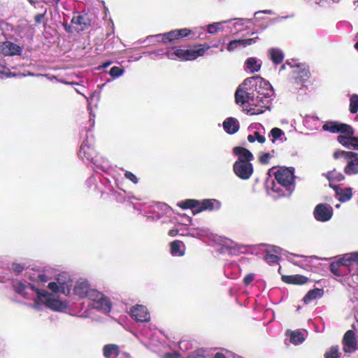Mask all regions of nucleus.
<instances>
[{
  "instance_id": "nucleus-1",
  "label": "nucleus",
  "mask_w": 358,
  "mask_h": 358,
  "mask_svg": "<svg viewBox=\"0 0 358 358\" xmlns=\"http://www.w3.org/2000/svg\"><path fill=\"white\" fill-rule=\"evenodd\" d=\"M15 291L27 299H31L34 301V307L41 309V306L45 304L48 308L57 310H64L67 305L55 299L47 291L36 289L34 286L30 284L26 285L22 282H17L15 285Z\"/></svg>"
},
{
  "instance_id": "nucleus-2",
  "label": "nucleus",
  "mask_w": 358,
  "mask_h": 358,
  "mask_svg": "<svg viewBox=\"0 0 358 358\" xmlns=\"http://www.w3.org/2000/svg\"><path fill=\"white\" fill-rule=\"evenodd\" d=\"M73 294L80 299L87 298L93 301V307L103 313H109L110 301L103 294L92 288L87 280L80 279L73 285Z\"/></svg>"
},
{
  "instance_id": "nucleus-3",
  "label": "nucleus",
  "mask_w": 358,
  "mask_h": 358,
  "mask_svg": "<svg viewBox=\"0 0 358 358\" xmlns=\"http://www.w3.org/2000/svg\"><path fill=\"white\" fill-rule=\"evenodd\" d=\"M331 271L336 275L342 276L355 271L353 275L358 283V252L345 255L338 261L330 264Z\"/></svg>"
},
{
  "instance_id": "nucleus-4",
  "label": "nucleus",
  "mask_w": 358,
  "mask_h": 358,
  "mask_svg": "<svg viewBox=\"0 0 358 358\" xmlns=\"http://www.w3.org/2000/svg\"><path fill=\"white\" fill-rule=\"evenodd\" d=\"M209 48L210 45L203 44L195 46L192 49H177L172 52H169V57L171 59H174L177 57L181 60H194L199 57L203 56Z\"/></svg>"
},
{
  "instance_id": "nucleus-5",
  "label": "nucleus",
  "mask_w": 358,
  "mask_h": 358,
  "mask_svg": "<svg viewBox=\"0 0 358 358\" xmlns=\"http://www.w3.org/2000/svg\"><path fill=\"white\" fill-rule=\"evenodd\" d=\"M261 83H264L267 92L264 96L263 93L258 92V95L255 98V102H256L257 104H251L250 108L248 110L252 115L262 113L265 108H268L270 101L269 98L273 94L271 85L263 80H262Z\"/></svg>"
},
{
  "instance_id": "nucleus-6",
  "label": "nucleus",
  "mask_w": 358,
  "mask_h": 358,
  "mask_svg": "<svg viewBox=\"0 0 358 358\" xmlns=\"http://www.w3.org/2000/svg\"><path fill=\"white\" fill-rule=\"evenodd\" d=\"M275 178L278 183L289 192L294 187V171L288 168H280L275 173Z\"/></svg>"
},
{
  "instance_id": "nucleus-7",
  "label": "nucleus",
  "mask_w": 358,
  "mask_h": 358,
  "mask_svg": "<svg viewBox=\"0 0 358 358\" xmlns=\"http://www.w3.org/2000/svg\"><path fill=\"white\" fill-rule=\"evenodd\" d=\"M234 171L238 178L248 180L253 173V166L249 162H236L234 164Z\"/></svg>"
},
{
  "instance_id": "nucleus-8",
  "label": "nucleus",
  "mask_w": 358,
  "mask_h": 358,
  "mask_svg": "<svg viewBox=\"0 0 358 358\" xmlns=\"http://www.w3.org/2000/svg\"><path fill=\"white\" fill-rule=\"evenodd\" d=\"M71 280L68 279L65 280L63 276H59L56 282H51L48 284V287L55 293H63L68 295L71 293Z\"/></svg>"
},
{
  "instance_id": "nucleus-9",
  "label": "nucleus",
  "mask_w": 358,
  "mask_h": 358,
  "mask_svg": "<svg viewBox=\"0 0 358 358\" xmlns=\"http://www.w3.org/2000/svg\"><path fill=\"white\" fill-rule=\"evenodd\" d=\"M322 129L331 133H341V135L354 134V130L351 126L338 122H328L322 126Z\"/></svg>"
},
{
  "instance_id": "nucleus-10",
  "label": "nucleus",
  "mask_w": 358,
  "mask_h": 358,
  "mask_svg": "<svg viewBox=\"0 0 358 358\" xmlns=\"http://www.w3.org/2000/svg\"><path fill=\"white\" fill-rule=\"evenodd\" d=\"M332 213L333 209L329 205L320 203L315 207L314 216L318 221L326 222L331 219Z\"/></svg>"
},
{
  "instance_id": "nucleus-11",
  "label": "nucleus",
  "mask_w": 358,
  "mask_h": 358,
  "mask_svg": "<svg viewBox=\"0 0 358 358\" xmlns=\"http://www.w3.org/2000/svg\"><path fill=\"white\" fill-rule=\"evenodd\" d=\"M22 50V47L11 41H7L0 43V53L4 56L20 55Z\"/></svg>"
},
{
  "instance_id": "nucleus-12",
  "label": "nucleus",
  "mask_w": 358,
  "mask_h": 358,
  "mask_svg": "<svg viewBox=\"0 0 358 358\" xmlns=\"http://www.w3.org/2000/svg\"><path fill=\"white\" fill-rule=\"evenodd\" d=\"M347 165L344 168V172L348 176L358 174V153L352 152L346 159Z\"/></svg>"
},
{
  "instance_id": "nucleus-13",
  "label": "nucleus",
  "mask_w": 358,
  "mask_h": 358,
  "mask_svg": "<svg viewBox=\"0 0 358 358\" xmlns=\"http://www.w3.org/2000/svg\"><path fill=\"white\" fill-rule=\"evenodd\" d=\"M130 314L138 322H148L150 320V315L147 308L141 305L133 307L130 310Z\"/></svg>"
},
{
  "instance_id": "nucleus-14",
  "label": "nucleus",
  "mask_w": 358,
  "mask_h": 358,
  "mask_svg": "<svg viewBox=\"0 0 358 358\" xmlns=\"http://www.w3.org/2000/svg\"><path fill=\"white\" fill-rule=\"evenodd\" d=\"M235 98L237 103L244 104L248 103L250 106L251 104H257L255 102V96L251 95L250 92L244 90L242 86H240L236 90Z\"/></svg>"
},
{
  "instance_id": "nucleus-15",
  "label": "nucleus",
  "mask_w": 358,
  "mask_h": 358,
  "mask_svg": "<svg viewBox=\"0 0 358 358\" xmlns=\"http://www.w3.org/2000/svg\"><path fill=\"white\" fill-rule=\"evenodd\" d=\"M354 134H345L337 137L338 141L347 148L358 150V137L353 136Z\"/></svg>"
},
{
  "instance_id": "nucleus-16",
  "label": "nucleus",
  "mask_w": 358,
  "mask_h": 358,
  "mask_svg": "<svg viewBox=\"0 0 358 358\" xmlns=\"http://www.w3.org/2000/svg\"><path fill=\"white\" fill-rule=\"evenodd\" d=\"M343 350L345 352H351L356 348L357 341L355 333L352 330H348L345 334L343 339Z\"/></svg>"
},
{
  "instance_id": "nucleus-17",
  "label": "nucleus",
  "mask_w": 358,
  "mask_h": 358,
  "mask_svg": "<svg viewBox=\"0 0 358 358\" xmlns=\"http://www.w3.org/2000/svg\"><path fill=\"white\" fill-rule=\"evenodd\" d=\"M257 38H248V39H238V40H234L230 41L227 45V50L228 51H234L236 50L238 47L242 46V47H246L248 45H250L254 43H255V39Z\"/></svg>"
},
{
  "instance_id": "nucleus-18",
  "label": "nucleus",
  "mask_w": 358,
  "mask_h": 358,
  "mask_svg": "<svg viewBox=\"0 0 358 358\" xmlns=\"http://www.w3.org/2000/svg\"><path fill=\"white\" fill-rule=\"evenodd\" d=\"M281 252V248L275 246H272L266 250L265 260L268 263H276L280 259Z\"/></svg>"
},
{
  "instance_id": "nucleus-19",
  "label": "nucleus",
  "mask_w": 358,
  "mask_h": 358,
  "mask_svg": "<svg viewBox=\"0 0 358 358\" xmlns=\"http://www.w3.org/2000/svg\"><path fill=\"white\" fill-rule=\"evenodd\" d=\"M234 153L238 156V159L236 162H249L253 159L252 154L246 148L241 147H235Z\"/></svg>"
},
{
  "instance_id": "nucleus-20",
  "label": "nucleus",
  "mask_w": 358,
  "mask_h": 358,
  "mask_svg": "<svg viewBox=\"0 0 358 358\" xmlns=\"http://www.w3.org/2000/svg\"><path fill=\"white\" fill-rule=\"evenodd\" d=\"M71 23L75 30L81 31L87 27L90 24V21L86 17L78 15L72 18Z\"/></svg>"
},
{
  "instance_id": "nucleus-21",
  "label": "nucleus",
  "mask_w": 358,
  "mask_h": 358,
  "mask_svg": "<svg viewBox=\"0 0 358 358\" xmlns=\"http://www.w3.org/2000/svg\"><path fill=\"white\" fill-rule=\"evenodd\" d=\"M223 127L228 134H234L238 129L239 125L238 121L233 117H228L223 122Z\"/></svg>"
},
{
  "instance_id": "nucleus-22",
  "label": "nucleus",
  "mask_w": 358,
  "mask_h": 358,
  "mask_svg": "<svg viewBox=\"0 0 358 358\" xmlns=\"http://www.w3.org/2000/svg\"><path fill=\"white\" fill-rule=\"evenodd\" d=\"M323 175L329 180L330 187L333 188V182H341L345 178L344 176L341 173L336 171V169L329 171Z\"/></svg>"
},
{
  "instance_id": "nucleus-23",
  "label": "nucleus",
  "mask_w": 358,
  "mask_h": 358,
  "mask_svg": "<svg viewBox=\"0 0 358 358\" xmlns=\"http://www.w3.org/2000/svg\"><path fill=\"white\" fill-rule=\"evenodd\" d=\"M334 189L336 190L337 195L339 196L338 200L340 201L345 202L352 198V190L351 188L348 187L342 189L338 188L337 186H334Z\"/></svg>"
},
{
  "instance_id": "nucleus-24",
  "label": "nucleus",
  "mask_w": 358,
  "mask_h": 358,
  "mask_svg": "<svg viewBox=\"0 0 358 358\" xmlns=\"http://www.w3.org/2000/svg\"><path fill=\"white\" fill-rule=\"evenodd\" d=\"M282 280L287 283L303 285L307 282L308 278L300 275H293L283 276Z\"/></svg>"
},
{
  "instance_id": "nucleus-25",
  "label": "nucleus",
  "mask_w": 358,
  "mask_h": 358,
  "mask_svg": "<svg viewBox=\"0 0 358 358\" xmlns=\"http://www.w3.org/2000/svg\"><path fill=\"white\" fill-rule=\"evenodd\" d=\"M119 354V349L116 345L109 344L103 348V355L106 358H116Z\"/></svg>"
},
{
  "instance_id": "nucleus-26",
  "label": "nucleus",
  "mask_w": 358,
  "mask_h": 358,
  "mask_svg": "<svg viewBox=\"0 0 358 358\" xmlns=\"http://www.w3.org/2000/svg\"><path fill=\"white\" fill-rule=\"evenodd\" d=\"M268 56L275 64L281 63L284 58L283 52L278 48H271L268 50Z\"/></svg>"
},
{
  "instance_id": "nucleus-27",
  "label": "nucleus",
  "mask_w": 358,
  "mask_h": 358,
  "mask_svg": "<svg viewBox=\"0 0 358 358\" xmlns=\"http://www.w3.org/2000/svg\"><path fill=\"white\" fill-rule=\"evenodd\" d=\"M245 64L251 73L259 71L261 68V63L254 57L248 59Z\"/></svg>"
},
{
  "instance_id": "nucleus-28",
  "label": "nucleus",
  "mask_w": 358,
  "mask_h": 358,
  "mask_svg": "<svg viewBox=\"0 0 358 358\" xmlns=\"http://www.w3.org/2000/svg\"><path fill=\"white\" fill-rule=\"evenodd\" d=\"M322 294V290L320 289H315L313 290H310L303 297V301L306 303H308L317 298L321 297Z\"/></svg>"
},
{
  "instance_id": "nucleus-29",
  "label": "nucleus",
  "mask_w": 358,
  "mask_h": 358,
  "mask_svg": "<svg viewBox=\"0 0 358 358\" xmlns=\"http://www.w3.org/2000/svg\"><path fill=\"white\" fill-rule=\"evenodd\" d=\"M182 243L179 241H175L171 243V252L173 256H182L184 252L181 250Z\"/></svg>"
},
{
  "instance_id": "nucleus-30",
  "label": "nucleus",
  "mask_w": 358,
  "mask_h": 358,
  "mask_svg": "<svg viewBox=\"0 0 358 358\" xmlns=\"http://www.w3.org/2000/svg\"><path fill=\"white\" fill-rule=\"evenodd\" d=\"M289 336L290 342L294 345L301 343L305 340L304 334L298 331H291Z\"/></svg>"
},
{
  "instance_id": "nucleus-31",
  "label": "nucleus",
  "mask_w": 358,
  "mask_h": 358,
  "mask_svg": "<svg viewBox=\"0 0 358 358\" xmlns=\"http://www.w3.org/2000/svg\"><path fill=\"white\" fill-rule=\"evenodd\" d=\"M215 203H218V202L213 199L203 200L201 203V208L197 210V212H200L201 210H212L214 208Z\"/></svg>"
},
{
  "instance_id": "nucleus-32",
  "label": "nucleus",
  "mask_w": 358,
  "mask_h": 358,
  "mask_svg": "<svg viewBox=\"0 0 358 358\" xmlns=\"http://www.w3.org/2000/svg\"><path fill=\"white\" fill-rule=\"evenodd\" d=\"M226 22L227 21H225L224 22ZM223 22H215V23L208 24V27H207L208 32L210 34H215L219 32L220 31H222V24Z\"/></svg>"
},
{
  "instance_id": "nucleus-33",
  "label": "nucleus",
  "mask_w": 358,
  "mask_h": 358,
  "mask_svg": "<svg viewBox=\"0 0 358 358\" xmlns=\"http://www.w3.org/2000/svg\"><path fill=\"white\" fill-rule=\"evenodd\" d=\"M180 38V36L178 35V31L177 30H173L171 31H169L165 34L163 35V41L167 42V41H171L175 39Z\"/></svg>"
},
{
  "instance_id": "nucleus-34",
  "label": "nucleus",
  "mask_w": 358,
  "mask_h": 358,
  "mask_svg": "<svg viewBox=\"0 0 358 358\" xmlns=\"http://www.w3.org/2000/svg\"><path fill=\"white\" fill-rule=\"evenodd\" d=\"M358 110V95L354 94L350 98V111L356 113Z\"/></svg>"
},
{
  "instance_id": "nucleus-35",
  "label": "nucleus",
  "mask_w": 358,
  "mask_h": 358,
  "mask_svg": "<svg viewBox=\"0 0 358 358\" xmlns=\"http://www.w3.org/2000/svg\"><path fill=\"white\" fill-rule=\"evenodd\" d=\"M325 358H338V346H332L325 354Z\"/></svg>"
},
{
  "instance_id": "nucleus-36",
  "label": "nucleus",
  "mask_w": 358,
  "mask_h": 358,
  "mask_svg": "<svg viewBox=\"0 0 358 358\" xmlns=\"http://www.w3.org/2000/svg\"><path fill=\"white\" fill-rule=\"evenodd\" d=\"M197 204H198L197 201L189 199V200H187L184 202H182L181 203L179 204V206H180L182 208H195L197 206Z\"/></svg>"
},
{
  "instance_id": "nucleus-37",
  "label": "nucleus",
  "mask_w": 358,
  "mask_h": 358,
  "mask_svg": "<svg viewBox=\"0 0 358 358\" xmlns=\"http://www.w3.org/2000/svg\"><path fill=\"white\" fill-rule=\"evenodd\" d=\"M282 134H284V132L279 128H273L271 131V136H272L273 139L272 141L274 142L277 138H280Z\"/></svg>"
},
{
  "instance_id": "nucleus-38",
  "label": "nucleus",
  "mask_w": 358,
  "mask_h": 358,
  "mask_svg": "<svg viewBox=\"0 0 358 358\" xmlns=\"http://www.w3.org/2000/svg\"><path fill=\"white\" fill-rule=\"evenodd\" d=\"M124 70L118 66H113L110 70V75L113 77H119L123 74Z\"/></svg>"
},
{
  "instance_id": "nucleus-39",
  "label": "nucleus",
  "mask_w": 358,
  "mask_h": 358,
  "mask_svg": "<svg viewBox=\"0 0 358 358\" xmlns=\"http://www.w3.org/2000/svg\"><path fill=\"white\" fill-rule=\"evenodd\" d=\"M352 152H347V151H343V150H340V151H336L334 152V159H338L339 157H344L345 159L350 156V153H351Z\"/></svg>"
},
{
  "instance_id": "nucleus-40",
  "label": "nucleus",
  "mask_w": 358,
  "mask_h": 358,
  "mask_svg": "<svg viewBox=\"0 0 358 358\" xmlns=\"http://www.w3.org/2000/svg\"><path fill=\"white\" fill-rule=\"evenodd\" d=\"M271 159V155L269 153H262L259 156V162L263 164H266L268 163Z\"/></svg>"
},
{
  "instance_id": "nucleus-41",
  "label": "nucleus",
  "mask_w": 358,
  "mask_h": 358,
  "mask_svg": "<svg viewBox=\"0 0 358 358\" xmlns=\"http://www.w3.org/2000/svg\"><path fill=\"white\" fill-rule=\"evenodd\" d=\"M187 358H205V355L203 351L198 350L192 352Z\"/></svg>"
},
{
  "instance_id": "nucleus-42",
  "label": "nucleus",
  "mask_w": 358,
  "mask_h": 358,
  "mask_svg": "<svg viewBox=\"0 0 358 358\" xmlns=\"http://www.w3.org/2000/svg\"><path fill=\"white\" fill-rule=\"evenodd\" d=\"M124 176L126 178L130 180L135 184L138 182V178H136V176L129 171H126V173H124Z\"/></svg>"
},
{
  "instance_id": "nucleus-43",
  "label": "nucleus",
  "mask_w": 358,
  "mask_h": 358,
  "mask_svg": "<svg viewBox=\"0 0 358 358\" xmlns=\"http://www.w3.org/2000/svg\"><path fill=\"white\" fill-rule=\"evenodd\" d=\"M252 135L255 136V141H257L259 143H263L265 142V137L260 132L255 131Z\"/></svg>"
},
{
  "instance_id": "nucleus-44",
  "label": "nucleus",
  "mask_w": 358,
  "mask_h": 358,
  "mask_svg": "<svg viewBox=\"0 0 358 358\" xmlns=\"http://www.w3.org/2000/svg\"><path fill=\"white\" fill-rule=\"evenodd\" d=\"M177 31H178V35L180 38L187 36L190 34V31L187 29H182Z\"/></svg>"
},
{
  "instance_id": "nucleus-45",
  "label": "nucleus",
  "mask_w": 358,
  "mask_h": 358,
  "mask_svg": "<svg viewBox=\"0 0 358 358\" xmlns=\"http://www.w3.org/2000/svg\"><path fill=\"white\" fill-rule=\"evenodd\" d=\"M254 280L253 274H248L243 279L245 284L249 285Z\"/></svg>"
},
{
  "instance_id": "nucleus-46",
  "label": "nucleus",
  "mask_w": 358,
  "mask_h": 358,
  "mask_svg": "<svg viewBox=\"0 0 358 358\" xmlns=\"http://www.w3.org/2000/svg\"><path fill=\"white\" fill-rule=\"evenodd\" d=\"M261 13H268V14H271L272 13V11L271 10H262V11H258V12H256L255 13V17L257 20L259 19V15L261 14Z\"/></svg>"
},
{
  "instance_id": "nucleus-47",
  "label": "nucleus",
  "mask_w": 358,
  "mask_h": 358,
  "mask_svg": "<svg viewBox=\"0 0 358 358\" xmlns=\"http://www.w3.org/2000/svg\"><path fill=\"white\" fill-rule=\"evenodd\" d=\"M165 358H179V355L177 353H167L164 356Z\"/></svg>"
},
{
  "instance_id": "nucleus-48",
  "label": "nucleus",
  "mask_w": 358,
  "mask_h": 358,
  "mask_svg": "<svg viewBox=\"0 0 358 358\" xmlns=\"http://www.w3.org/2000/svg\"><path fill=\"white\" fill-rule=\"evenodd\" d=\"M13 269L15 271L20 273L23 270V267L20 264H14Z\"/></svg>"
},
{
  "instance_id": "nucleus-49",
  "label": "nucleus",
  "mask_w": 358,
  "mask_h": 358,
  "mask_svg": "<svg viewBox=\"0 0 358 358\" xmlns=\"http://www.w3.org/2000/svg\"><path fill=\"white\" fill-rule=\"evenodd\" d=\"M38 279L39 281L43 282H46L48 280L47 276L43 274H39L38 275Z\"/></svg>"
},
{
  "instance_id": "nucleus-50",
  "label": "nucleus",
  "mask_w": 358,
  "mask_h": 358,
  "mask_svg": "<svg viewBox=\"0 0 358 358\" xmlns=\"http://www.w3.org/2000/svg\"><path fill=\"white\" fill-rule=\"evenodd\" d=\"M44 15L43 14H38L36 15L35 20L37 23H41L42 19L43 18Z\"/></svg>"
},
{
  "instance_id": "nucleus-51",
  "label": "nucleus",
  "mask_w": 358,
  "mask_h": 358,
  "mask_svg": "<svg viewBox=\"0 0 358 358\" xmlns=\"http://www.w3.org/2000/svg\"><path fill=\"white\" fill-rule=\"evenodd\" d=\"M257 78H255V77L248 78L244 80V83H243L242 85H248V83H250L252 82V80L257 79Z\"/></svg>"
},
{
  "instance_id": "nucleus-52",
  "label": "nucleus",
  "mask_w": 358,
  "mask_h": 358,
  "mask_svg": "<svg viewBox=\"0 0 358 358\" xmlns=\"http://www.w3.org/2000/svg\"><path fill=\"white\" fill-rule=\"evenodd\" d=\"M248 140L250 143L255 142V136H253L252 134L248 135Z\"/></svg>"
},
{
  "instance_id": "nucleus-53",
  "label": "nucleus",
  "mask_w": 358,
  "mask_h": 358,
  "mask_svg": "<svg viewBox=\"0 0 358 358\" xmlns=\"http://www.w3.org/2000/svg\"><path fill=\"white\" fill-rule=\"evenodd\" d=\"M178 234V231L175 229H171L169 231V234L171 236H175Z\"/></svg>"
},
{
  "instance_id": "nucleus-54",
  "label": "nucleus",
  "mask_w": 358,
  "mask_h": 358,
  "mask_svg": "<svg viewBox=\"0 0 358 358\" xmlns=\"http://www.w3.org/2000/svg\"><path fill=\"white\" fill-rule=\"evenodd\" d=\"M64 28L66 29V31H67L68 32H72L73 31L71 30V26L70 25H68V24H64Z\"/></svg>"
},
{
  "instance_id": "nucleus-55",
  "label": "nucleus",
  "mask_w": 358,
  "mask_h": 358,
  "mask_svg": "<svg viewBox=\"0 0 358 358\" xmlns=\"http://www.w3.org/2000/svg\"><path fill=\"white\" fill-rule=\"evenodd\" d=\"M214 358H226L225 356L221 353H217Z\"/></svg>"
},
{
  "instance_id": "nucleus-56",
  "label": "nucleus",
  "mask_w": 358,
  "mask_h": 358,
  "mask_svg": "<svg viewBox=\"0 0 358 358\" xmlns=\"http://www.w3.org/2000/svg\"><path fill=\"white\" fill-rule=\"evenodd\" d=\"M355 38L357 40V41L355 44V48L358 50V33L356 34Z\"/></svg>"
},
{
  "instance_id": "nucleus-57",
  "label": "nucleus",
  "mask_w": 358,
  "mask_h": 358,
  "mask_svg": "<svg viewBox=\"0 0 358 358\" xmlns=\"http://www.w3.org/2000/svg\"><path fill=\"white\" fill-rule=\"evenodd\" d=\"M329 0H314V2L317 4H320L322 3L323 1H328Z\"/></svg>"
},
{
  "instance_id": "nucleus-58",
  "label": "nucleus",
  "mask_w": 358,
  "mask_h": 358,
  "mask_svg": "<svg viewBox=\"0 0 358 358\" xmlns=\"http://www.w3.org/2000/svg\"><path fill=\"white\" fill-rule=\"evenodd\" d=\"M110 62L105 63V64L103 65V68H106V67H108V66L110 65Z\"/></svg>"
},
{
  "instance_id": "nucleus-59",
  "label": "nucleus",
  "mask_w": 358,
  "mask_h": 358,
  "mask_svg": "<svg viewBox=\"0 0 358 358\" xmlns=\"http://www.w3.org/2000/svg\"><path fill=\"white\" fill-rule=\"evenodd\" d=\"M218 45L217 44H215L213 47L217 48Z\"/></svg>"
},
{
  "instance_id": "nucleus-60",
  "label": "nucleus",
  "mask_w": 358,
  "mask_h": 358,
  "mask_svg": "<svg viewBox=\"0 0 358 358\" xmlns=\"http://www.w3.org/2000/svg\"><path fill=\"white\" fill-rule=\"evenodd\" d=\"M336 208H339V207H340V205H339V204H337V205L336 206Z\"/></svg>"
},
{
  "instance_id": "nucleus-61",
  "label": "nucleus",
  "mask_w": 358,
  "mask_h": 358,
  "mask_svg": "<svg viewBox=\"0 0 358 358\" xmlns=\"http://www.w3.org/2000/svg\"><path fill=\"white\" fill-rule=\"evenodd\" d=\"M246 20H247L248 22H250V21H251V20H250V19H247Z\"/></svg>"
},
{
  "instance_id": "nucleus-62",
  "label": "nucleus",
  "mask_w": 358,
  "mask_h": 358,
  "mask_svg": "<svg viewBox=\"0 0 358 358\" xmlns=\"http://www.w3.org/2000/svg\"><path fill=\"white\" fill-rule=\"evenodd\" d=\"M284 68H285V66H284V65H282V66H281V69H284Z\"/></svg>"
},
{
  "instance_id": "nucleus-63",
  "label": "nucleus",
  "mask_w": 358,
  "mask_h": 358,
  "mask_svg": "<svg viewBox=\"0 0 358 358\" xmlns=\"http://www.w3.org/2000/svg\"><path fill=\"white\" fill-rule=\"evenodd\" d=\"M84 149V147L83 145L81 146V150H83Z\"/></svg>"
},
{
  "instance_id": "nucleus-64",
  "label": "nucleus",
  "mask_w": 358,
  "mask_h": 358,
  "mask_svg": "<svg viewBox=\"0 0 358 358\" xmlns=\"http://www.w3.org/2000/svg\"><path fill=\"white\" fill-rule=\"evenodd\" d=\"M357 2H358V0H357Z\"/></svg>"
}]
</instances>
